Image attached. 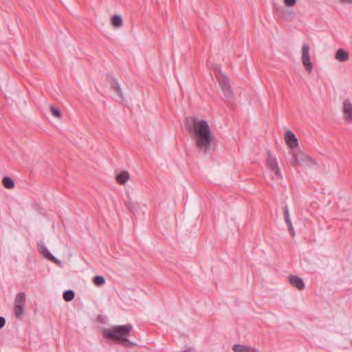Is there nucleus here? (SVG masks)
<instances>
[{"instance_id":"10","label":"nucleus","mask_w":352,"mask_h":352,"mask_svg":"<svg viewBox=\"0 0 352 352\" xmlns=\"http://www.w3.org/2000/svg\"><path fill=\"white\" fill-rule=\"evenodd\" d=\"M284 218H285V223L287 224V226L288 227L289 231L292 236L294 237L295 236V231H294V226H293V224H292V220L290 218L289 208L287 206H285L284 207Z\"/></svg>"},{"instance_id":"13","label":"nucleus","mask_w":352,"mask_h":352,"mask_svg":"<svg viewBox=\"0 0 352 352\" xmlns=\"http://www.w3.org/2000/svg\"><path fill=\"white\" fill-rule=\"evenodd\" d=\"M335 57L340 62H345L349 59V54L343 49L340 48L337 50Z\"/></svg>"},{"instance_id":"20","label":"nucleus","mask_w":352,"mask_h":352,"mask_svg":"<svg viewBox=\"0 0 352 352\" xmlns=\"http://www.w3.org/2000/svg\"><path fill=\"white\" fill-rule=\"evenodd\" d=\"M303 155L302 153L297 154L293 153L292 159L291 160V165L293 166H296L297 164L300 163L299 156Z\"/></svg>"},{"instance_id":"25","label":"nucleus","mask_w":352,"mask_h":352,"mask_svg":"<svg viewBox=\"0 0 352 352\" xmlns=\"http://www.w3.org/2000/svg\"><path fill=\"white\" fill-rule=\"evenodd\" d=\"M341 2H343V3H352V0H340Z\"/></svg>"},{"instance_id":"15","label":"nucleus","mask_w":352,"mask_h":352,"mask_svg":"<svg viewBox=\"0 0 352 352\" xmlns=\"http://www.w3.org/2000/svg\"><path fill=\"white\" fill-rule=\"evenodd\" d=\"M111 23L116 28H121L123 25L122 18L120 15L118 14H114L111 16Z\"/></svg>"},{"instance_id":"9","label":"nucleus","mask_w":352,"mask_h":352,"mask_svg":"<svg viewBox=\"0 0 352 352\" xmlns=\"http://www.w3.org/2000/svg\"><path fill=\"white\" fill-rule=\"evenodd\" d=\"M285 141L290 148H295L298 146V140L292 131L285 133Z\"/></svg>"},{"instance_id":"1","label":"nucleus","mask_w":352,"mask_h":352,"mask_svg":"<svg viewBox=\"0 0 352 352\" xmlns=\"http://www.w3.org/2000/svg\"><path fill=\"white\" fill-rule=\"evenodd\" d=\"M186 121L188 130L193 133L196 146L201 152H208L212 142V135L208 122L204 120H199L195 117L187 118Z\"/></svg>"},{"instance_id":"22","label":"nucleus","mask_w":352,"mask_h":352,"mask_svg":"<svg viewBox=\"0 0 352 352\" xmlns=\"http://www.w3.org/2000/svg\"><path fill=\"white\" fill-rule=\"evenodd\" d=\"M284 4L287 7H293L296 3V0H283Z\"/></svg>"},{"instance_id":"17","label":"nucleus","mask_w":352,"mask_h":352,"mask_svg":"<svg viewBox=\"0 0 352 352\" xmlns=\"http://www.w3.org/2000/svg\"><path fill=\"white\" fill-rule=\"evenodd\" d=\"M75 296L74 292L73 290H67L63 293V298L65 301H71L74 299Z\"/></svg>"},{"instance_id":"23","label":"nucleus","mask_w":352,"mask_h":352,"mask_svg":"<svg viewBox=\"0 0 352 352\" xmlns=\"http://www.w3.org/2000/svg\"><path fill=\"white\" fill-rule=\"evenodd\" d=\"M6 324V320L3 317H0V329L3 327Z\"/></svg>"},{"instance_id":"24","label":"nucleus","mask_w":352,"mask_h":352,"mask_svg":"<svg viewBox=\"0 0 352 352\" xmlns=\"http://www.w3.org/2000/svg\"><path fill=\"white\" fill-rule=\"evenodd\" d=\"M126 206H127L128 208H129L130 210H131V208H132V204L129 203V202H126Z\"/></svg>"},{"instance_id":"8","label":"nucleus","mask_w":352,"mask_h":352,"mask_svg":"<svg viewBox=\"0 0 352 352\" xmlns=\"http://www.w3.org/2000/svg\"><path fill=\"white\" fill-rule=\"evenodd\" d=\"M342 112L344 115V120L346 122L350 123L352 122V103L349 100H345L342 104Z\"/></svg>"},{"instance_id":"4","label":"nucleus","mask_w":352,"mask_h":352,"mask_svg":"<svg viewBox=\"0 0 352 352\" xmlns=\"http://www.w3.org/2000/svg\"><path fill=\"white\" fill-rule=\"evenodd\" d=\"M26 301V295L24 292L18 293L14 299V311L18 319H22L24 316V307Z\"/></svg>"},{"instance_id":"2","label":"nucleus","mask_w":352,"mask_h":352,"mask_svg":"<svg viewBox=\"0 0 352 352\" xmlns=\"http://www.w3.org/2000/svg\"><path fill=\"white\" fill-rule=\"evenodd\" d=\"M132 329L131 324L115 326L111 329H104L103 333L107 338L116 340L126 346H132L135 344L127 339Z\"/></svg>"},{"instance_id":"12","label":"nucleus","mask_w":352,"mask_h":352,"mask_svg":"<svg viewBox=\"0 0 352 352\" xmlns=\"http://www.w3.org/2000/svg\"><path fill=\"white\" fill-rule=\"evenodd\" d=\"M232 350L234 352H261L254 347L242 344H234Z\"/></svg>"},{"instance_id":"19","label":"nucleus","mask_w":352,"mask_h":352,"mask_svg":"<svg viewBox=\"0 0 352 352\" xmlns=\"http://www.w3.org/2000/svg\"><path fill=\"white\" fill-rule=\"evenodd\" d=\"M93 283L96 286H101L102 285L104 284L105 283V279L103 276H96L94 278H93Z\"/></svg>"},{"instance_id":"7","label":"nucleus","mask_w":352,"mask_h":352,"mask_svg":"<svg viewBox=\"0 0 352 352\" xmlns=\"http://www.w3.org/2000/svg\"><path fill=\"white\" fill-rule=\"evenodd\" d=\"M38 250L41 254H42L45 258L51 261L58 265L60 264V261L56 258L48 250L47 248L43 242L38 243Z\"/></svg>"},{"instance_id":"5","label":"nucleus","mask_w":352,"mask_h":352,"mask_svg":"<svg viewBox=\"0 0 352 352\" xmlns=\"http://www.w3.org/2000/svg\"><path fill=\"white\" fill-rule=\"evenodd\" d=\"M267 164L269 167V168L271 170L272 172L274 173V175L279 178L280 179H283V175L281 173L280 169L278 166V163L277 160L272 156L271 152L270 151H267Z\"/></svg>"},{"instance_id":"14","label":"nucleus","mask_w":352,"mask_h":352,"mask_svg":"<svg viewBox=\"0 0 352 352\" xmlns=\"http://www.w3.org/2000/svg\"><path fill=\"white\" fill-rule=\"evenodd\" d=\"M130 178V175L127 171H122L116 176V181L121 185L125 184Z\"/></svg>"},{"instance_id":"18","label":"nucleus","mask_w":352,"mask_h":352,"mask_svg":"<svg viewBox=\"0 0 352 352\" xmlns=\"http://www.w3.org/2000/svg\"><path fill=\"white\" fill-rule=\"evenodd\" d=\"M111 88L113 90L116 91L120 96H122V90L120 87L118 82L116 80H113L111 82Z\"/></svg>"},{"instance_id":"3","label":"nucleus","mask_w":352,"mask_h":352,"mask_svg":"<svg viewBox=\"0 0 352 352\" xmlns=\"http://www.w3.org/2000/svg\"><path fill=\"white\" fill-rule=\"evenodd\" d=\"M213 69L215 71V77L223 92V98L228 101L232 100L233 98L234 94L230 86L228 77L219 69L217 66H214Z\"/></svg>"},{"instance_id":"11","label":"nucleus","mask_w":352,"mask_h":352,"mask_svg":"<svg viewBox=\"0 0 352 352\" xmlns=\"http://www.w3.org/2000/svg\"><path fill=\"white\" fill-rule=\"evenodd\" d=\"M289 283L298 290H302L305 289V284L302 279L298 276L291 275L289 276Z\"/></svg>"},{"instance_id":"21","label":"nucleus","mask_w":352,"mask_h":352,"mask_svg":"<svg viewBox=\"0 0 352 352\" xmlns=\"http://www.w3.org/2000/svg\"><path fill=\"white\" fill-rule=\"evenodd\" d=\"M50 109H51V113L53 116H54L55 117H56L58 118H61L62 114L59 109H58L57 108H55L52 106L50 107Z\"/></svg>"},{"instance_id":"26","label":"nucleus","mask_w":352,"mask_h":352,"mask_svg":"<svg viewBox=\"0 0 352 352\" xmlns=\"http://www.w3.org/2000/svg\"><path fill=\"white\" fill-rule=\"evenodd\" d=\"M350 344H351V345L352 346V340L350 341Z\"/></svg>"},{"instance_id":"6","label":"nucleus","mask_w":352,"mask_h":352,"mask_svg":"<svg viewBox=\"0 0 352 352\" xmlns=\"http://www.w3.org/2000/svg\"><path fill=\"white\" fill-rule=\"evenodd\" d=\"M302 63L308 72H311L313 69L312 63L310 61L309 46L307 44H303L302 47Z\"/></svg>"},{"instance_id":"16","label":"nucleus","mask_w":352,"mask_h":352,"mask_svg":"<svg viewBox=\"0 0 352 352\" xmlns=\"http://www.w3.org/2000/svg\"><path fill=\"white\" fill-rule=\"evenodd\" d=\"M2 184L3 186L8 189H12L14 187V182L13 179L8 176L3 177Z\"/></svg>"}]
</instances>
